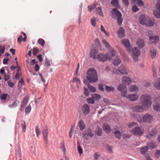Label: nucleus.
<instances>
[{
  "mask_svg": "<svg viewBox=\"0 0 160 160\" xmlns=\"http://www.w3.org/2000/svg\"><path fill=\"white\" fill-rule=\"evenodd\" d=\"M128 89L129 91L131 92H137L138 90V88L135 85H131Z\"/></svg>",
  "mask_w": 160,
  "mask_h": 160,
  "instance_id": "24",
  "label": "nucleus"
},
{
  "mask_svg": "<svg viewBox=\"0 0 160 160\" xmlns=\"http://www.w3.org/2000/svg\"><path fill=\"white\" fill-rule=\"evenodd\" d=\"M118 36L120 38H122L125 36L124 30L122 27L120 28L118 31Z\"/></svg>",
  "mask_w": 160,
  "mask_h": 160,
  "instance_id": "19",
  "label": "nucleus"
},
{
  "mask_svg": "<svg viewBox=\"0 0 160 160\" xmlns=\"http://www.w3.org/2000/svg\"><path fill=\"white\" fill-rule=\"evenodd\" d=\"M98 50L96 48L91 49L89 52L90 58L93 59H97L99 56Z\"/></svg>",
  "mask_w": 160,
  "mask_h": 160,
  "instance_id": "9",
  "label": "nucleus"
},
{
  "mask_svg": "<svg viewBox=\"0 0 160 160\" xmlns=\"http://www.w3.org/2000/svg\"><path fill=\"white\" fill-rule=\"evenodd\" d=\"M133 134L138 136H141L144 132V130L141 127H136L132 130Z\"/></svg>",
  "mask_w": 160,
  "mask_h": 160,
  "instance_id": "8",
  "label": "nucleus"
},
{
  "mask_svg": "<svg viewBox=\"0 0 160 160\" xmlns=\"http://www.w3.org/2000/svg\"><path fill=\"white\" fill-rule=\"evenodd\" d=\"M96 133L98 136H101L102 133V129L98 127L96 129Z\"/></svg>",
  "mask_w": 160,
  "mask_h": 160,
  "instance_id": "42",
  "label": "nucleus"
},
{
  "mask_svg": "<svg viewBox=\"0 0 160 160\" xmlns=\"http://www.w3.org/2000/svg\"><path fill=\"white\" fill-rule=\"evenodd\" d=\"M78 150L80 155L82 153V149L79 145H78Z\"/></svg>",
  "mask_w": 160,
  "mask_h": 160,
  "instance_id": "60",
  "label": "nucleus"
},
{
  "mask_svg": "<svg viewBox=\"0 0 160 160\" xmlns=\"http://www.w3.org/2000/svg\"><path fill=\"white\" fill-rule=\"evenodd\" d=\"M131 108L133 112H143L145 110H146L148 108L144 107L143 106L137 105L134 107H132Z\"/></svg>",
  "mask_w": 160,
  "mask_h": 160,
  "instance_id": "10",
  "label": "nucleus"
},
{
  "mask_svg": "<svg viewBox=\"0 0 160 160\" xmlns=\"http://www.w3.org/2000/svg\"><path fill=\"white\" fill-rule=\"evenodd\" d=\"M153 118L150 114H146L144 115L142 118L141 116L138 117L137 120L138 122H145L148 123L151 122L153 120Z\"/></svg>",
  "mask_w": 160,
  "mask_h": 160,
  "instance_id": "6",
  "label": "nucleus"
},
{
  "mask_svg": "<svg viewBox=\"0 0 160 160\" xmlns=\"http://www.w3.org/2000/svg\"><path fill=\"white\" fill-rule=\"evenodd\" d=\"M121 62V60L119 58L118 56H116L113 61V64L115 65L118 66Z\"/></svg>",
  "mask_w": 160,
  "mask_h": 160,
  "instance_id": "26",
  "label": "nucleus"
},
{
  "mask_svg": "<svg viewBox=\"0 0 160 160\" xmlns=\"http://www.w3.org/2000/svg\"><path fill=\"white\" fill-rule=\"evenodd\" d=\"M117 18V22L118 25L120 26L122 23V18H121V16H118Z\"/></svg>",
  "mask_w": 160,
  "mask_h": 160,
  "instance_id": "49",
  "label": "nucleus"
},
{
  "mask_svg": "<svg viewBox=\"0 0 160 160\" xmlns=\"http://www.w3.org/2000/svg\"><path fill=\"white\" fill-rule=\"evenodd\" d=\"M73 134V127H72L70 128V130L69 132V137L71 138Z\"/></svg>",
  "mask_w": 160,
  "mask_h": 160,
  "instance_id": "55",
  "label": "nucleus"
},
{
  "mask_svg": "<svg viewBox=\"0 0 160 160\" xmlns=\"http://www.w3.org/2000/svg\"><path fill=\"white\" fill-rule=\"evenodd\" d=\"M122 43L127 48L128 51L130 52L131 51L130 44L128 40L126 39L122 40Z\"/></svg>",
  "mask_w": 160,
  "mask_h": 160,
  "instance_id": "16",
  "label": "nucleus"
},
{
  "mask_svg": "<svg viewBox=\"0 0 160 160\" xmlns=\"http://www.w3.org/2000/svg\"><path fill=\"white\" fill-rule=\"evenodd\" d=\"M156 147V144L152 142H150L147 144L148 148L150 149H152L155 148Z\"/></svg>",
  "mask_w": 160,
  "mask_h": 160,
  "instance_id": "32",
  "label": "nucleus"
},
{
  "mask_svg": "<svg viewBox=\"0 0 160 160\" xmlns=\"http://www.w3.org/2000/svg\"><path fill=\"white\" fill-rule=\"evenodd\" d=\"M106 90L107 91L110 92L113 91L114 90V88L112 86H108L106 85Z\"/></svg>",
  "mask_w": 160,
  "mask_h": 160,
  "instance_id": "38",
  "label": "nucleus"
},
{
  "mask_svg": "<svg viewBox=\"0 0 160 160\" xmlns=\"http://www.w3.org/2000/svg\"><path fill=\"white\" fill-rule=\"evenodd\" d=\"M123 2L124 5L127 6H128L129 4L128 0H123Z\"/></svg>",
  "mask_w": 160,
  "mask_h": 160,
  "instance_id": "64",
  "label": "nucleus"
},
{
  "mask_svg": "<svg viewBox=\"0 0 160 160\" xmlns=\"http://www.w3.org/2000/svg\"><path fill=\"white\" fill-rule=\"evenodd\" d=\"M92 98L94 100H98L101 98V97L100 95H99L98 94L95 93V94H93L92 95Z\"/></svg>",
  "mask_w": 160,
  "mask_h": 160,
  "instance_id": "34",
  "label": "nucleus"
},
{
  "mask_svg": "<svg viewBox=\"0 0 160 160\" xmlns=\"http://www.w3.org/2000/svg\"><path fill=\"white\" fill-rule=\"evenodd\" d=\"M88 87L90 92H94L96 91V89L95 87L88 84Z\"/></svg>",
  "mask_w": 160,
  "mask_h": 160,
  "instance_id": "44",
  "label": "nucleus"
},
{
  "mask_svg": "<svg viewBox=\"0 0 160 160\" xmlns=\"http://www.w3.org/2000/svg\"><path fill=\"white\" fill-rule=\"evenodd\" d=\"M149 41L150 43H157L159 40V37L158 36H155L152 37H150L149 38Z\"/></svg>",
  "mask_w": 160,
  "mask_h": 160,
  "instance_id": "18",
  "label": "nucleus"
},
{
  "mask_svg": "<svg viewBox=\"0 0 160 160\" xmlns=\"http://www.w3.org/2000/svg\"><path fill=\"white\" fill-rule=\"evenodd\" d=\"M96 7V5L95 4H93L92 5H89L88 6V8L89 9V11L91 12Z\"/></svg>",
  "mask_w": 160,
  "mask_h": 160,
  "instance_id": "41",
  "label": "nucleus"
},
{
  "mask_svg": "<svg viewBox=\"0 0 160 160\" xmlns=\"http://www.w3.org/2000/svg\"><path fill=\"white\" fill-rule=\"evenodd\" d=\"M140 99L141 103L142 104L144 107L148 108L151 106L152 102L151 97L150 95L143 94L141 96Z\"/></svg>",
  "mask_w": 160,
  "mask_h": 160,
  "instance_id": "4",
  "label": "nucleus"
},
{
  "mask_svg": "<svg viewBox=\"0 0 160 160\" xmlns=\"http://www.w3.org/2000/svg\"><path fill=\"white\" fill-rule=\"evenodd\" d=\"M150 54L152 58H154L156 56V50L153 48H151L150 49Z\"/></svg>",
  "mask_w": 160,
  "mask_h": 160,
  "instance_id": "27",
  "label": "nucleus"
},
{
  "mask_svg": "<svg viewBox=\"0 0 160 160\" xmlns=\"http://www.w3.org/2000/svg\"><path fill=\"white\" fill-rule=\"evenodd\" d=\"M153 85L157 89L160 90V78L153 83Z\"/></svg>",
  "mask_w": 160,
  "mask_h": 160,
  "instance_id": "30",
  "label": "nucleus"
},
{
  "mask_svg": "<svg viewBox=\"0 0 160 160\" xmlns=\"http://www.w3.org/2000/svg\"><path fill=\"white\" fill-rule=\"evenodd\" d=\"M91 24L92 25L95 27L96 25V19L95 18H93L91 19Z\"/></svg>",
  "mask_w": 160,
  "mask_h": 160,
  "instance_id": "54",
  "label": "nucleus"
},
{
  "mask_svg": "<svg viewBox=\"0 0 160 160\" xmlns=\"http://www.w3.org/2000/svg\"><path fill=\"white\" fill-rule=\"evenodd\" d=\"M148 17L144 15H141L139 18V22L140 24L143 25H145Z\"/></svg>",
  "mask_w": 160,
  "mask_h": 160,
  "instance_id": "17",
  "label": "nucleus"
},
{
  "mask_svg": "<svg viewBox=\"0 0 160 160\" xmlns=\"http://www.w3.org/2000/svg\"><path fill=\"white\" fill-rule=\"evenodd\" d=\"M106 149L108 151V152L110 153H112V147L111 146L108 145H107Z\"/></svg>",
  "mask_w": 160,
  "mask_h": 160,
  "instance_id": "50",
  "label": "nucleus"
},
{
  "mask_svg": "<svg viewBox=\"0 0 160 160\" xmlns=\"http://www.w3.org/2000/svg\"><path fill=\"white\" fill-rule=\"evenodd\" d=\"M35 132L37 137L38 138L41 134V131L38 126H36L35 127Z\"/></svg>",
  "mask_w": 160,
  "mask_h": 160,
  "instance_id": "37",
  "label": "nucleus"
},
{
  "mask_svg": "<svg viewBox=\"0 0 160 160\" xmlns=\"http://www.w3.org/2000/svg\"><path fill=\"white\" fill-rule=\"evenodd\" d=\"M61 148L62 149L63 151L64 152V153L65 154L66 153V150L64 142H63L61 143Z\"/></svg>",
  "mask_w": 160,
  "mask_h": 160,
  "instance_id": "53",
  "label": "nucleus"
},
{
  "mask_svg": "<svg viewBox=\"0 0 160 160\" xmlns=\"http://www.w3.org/2000/svg\"><path fill=\"white\" fill-rule=\"evenodd\" d=\"M111 16L113 18L116 19V18L118 16H121L122 14L117 9L114 8L111 11Z\"/></svg>",
  "mask_w": 160,
  "mask_h": 160,
  "instance_id": "13",
  "label": "nucleus"
},
{
  "mask_svg": "<svg viewBox=\"0 0 160 160\" xmlns=\"http://www.w3.org/2000/svg\"><path fill=\"white\" fill-rule=\"evenodd\" d=\"M115 134L116 137L118 139L121 138V135L120 132L118 131H115L113 132Z\"/></svg>",
  "mask_w": 160,
  "mask_h": 160,
  "instance_id": "36",
  "label": "nucleus"
},
{
  "mask_svg": "<svg viewBox=\"0 0 160 160\" xmlns=\"http://www.w3.org/2000/svg\"><path fill=\"white\" fill-rule=\"evenodd\" d=\"M22 130L24 132L26 131V127L25 122L24 121H23L22 123Z\"/></svg>",
  "mask_w": 160,
  "mask_h": 160,
  "instance_id": "51",
  "label": "nucleus"
},
{
  "mask_svg": "<svg viewBox=\"0 0 160 160\" xmlns=\"http://www.w3.org/2000/svg\"><path fill=\"white\" fill-rule=\"evenodd\" d=\"M21 33L24 35V38L22 39V35H20L18 37V41L19 43H21L22 41L23 42H25L27 38L26 35L25 33L22 32Z\"/></svg>",
  "mask_w": 160,
  "mask_h": 160,
  "instance_id": "21",
  "label": "nucleus"
},
{
  "mask_svg": "<svg viewBox=\"0 0 160 160\" xmlns=\"http://www.w3.org/2000/svg\"><path fill=\"white\" fill-rule=\"evenodd\" d=\"M155 156L157 158L160 157V150H157L155 153Z\"/></svg>",
  "mask_w": 160,
  "mask_h": 160,
  "instance_id": "59",
  "label": "nucleus"
},
{
  "mask_svg": "<svg viewBox=\"0 0 160 160\" xmlns=\"http://www.w3.org/2000/svg\"><path fill=\"white\" fill-rule=\"evenodd\" d=\"M134 3L137 2V4L139 6H142L143 3L141 0H132Z\"/></svg>",
  "mask_w": 160,
  "mask_h": 160,
  "instance_id": "40",
  "label": "nucleus"
},
{
  "mask_svg": "<svg viewBox=\"0 0 160 160\" xmlns=\"http://www.w3.org/2000/svg\"><path fill=\"white\" fill-rule=\"evenodd\" d=\"M5 47L4 46H0V56H1L4 52Z\"/></svg>",
  "mask_w": 160,
  "mask_h": 160,
  "instance_id": "52",
  "label": "nucleus"
},
{
  "mask_svg": "<svg viewBox=\"0 0 160 160\" xmlns=\"http://www.w3.org/2000/svg\"><path fill=\"white\" fill-rule=\"evenodd\" d=\"M31 109V106L30 105H28L25 109V113L26 114H28L30 112Z\"/></svg>",
  "mask_w": 160,
  "mask_h": 160,
  "instance_id": "46",
  "label": "nucleus"
},
{
  "mask_svg": "<svg viewBox=\"0 0 160 160\" xmlns=\"http://www.w3.org/2000/svg\"><path fill=\"white\" fill-rule=\"evenodd\" d=\"M72 82L76 83L78 88H79V85L81 84V81L78 78L75 77L73 78Z\"/></svg>",
  "mask_w": 160,
  "mask_h": 160,
  "instance_id": "25",
  "label": "nucleus"
},
{
  "mask_svg": "<svg viewBox=\"0 0 160 160\" xmlns=\"http://www.w3.org/2000/svg\"><path fill=\"white\" fill-rule=\"evenodd\" d=\"M118 91H121V94L122 96L128 99L130 101H134L138 99V95L136 94H133L128 95L127 88L126 87L123 85L119 84L118 85Z\"/></svg>",
  "mask_w": 160,
  "mask_h": 160,
  "instance_id": "2",
  "label": "nucleus"
},
{
  "mask_svg": "<svg viewBox=\"0 0 160 160\" xmlns=\"http://www.w3.org/2000/svg\"><path fill=\"white\" fill-rule=\"evenodd\" d=\"M156 134V131L154 129L152 130L151 133L148 134L147 136L148 139H150L154 137V135Z\"/></svg>",
  "mask_w": 160,
  "mask_h": 160,
  "instance_id": "28",
  "label": "nucleus"
},
{
  "mask_svg": "<svg viewBox=\"0 0 160 160\" xmlns=\"http://www.w3.org/2000/svg\"><path fill=\"white\" fill-rule=\"evenodd\" d=\"M156 6L157 10L154 11L153 14L157 18H160V3L158 2Z\"/></svg>",
  "mask_w": 160,
  "mask_h": 160,
  "instance_id": "15",
  "label": "nucleus"
},
{
  "mask_svg": "<svg viewBox=\"0 0 160 160\" xmlns=\"http://www.w3.org/2000/svg\"><path fill=\"white\" fill-rule=\"evenodd\" d=\"M132 58L135 62L138 60V57L140 55V51L136 47H135L132 49Z\"/></svg>",
  "mask_w": 160,
  "mask_h": 160,
  "instance_id": "11",
  "label": "nucleus"
},
{
  "mask_svg": "<svg viewBox=\"0 0 160 160\" xmlns=\"http://www.w3.org/2000/svg\"><path fill=\"white\" fill-rule=\"evenodd\" d=\"M38 43L40 44L42 46H43L45 44L44 40L42 38H39L38 40Z\"/></svg>",
  "mask_w": 160,
  "mask_h": 160,
  "instance_id": "45",
  "label": "nucleus"
},
{
  "mask_svg": "<svg viewBox=\"0 0 160 160\" xmlns=\"http://www.w3.org/2000/svg\"><path fill=\"white\" fill-rule=\"evenodd\" d=\"M102 43L109 51V53H107L106 54L101 53L99 54V56L97 59L99 61L105 62L108 60H111L112 57L115 56L116 54L115 51L112 48L111 45L105 39H103L102 40Z\"/></svg>",
  "mask_w": 160,
  "mask_h": 160,
  "instance_id": "1",
  "label": "nucleus"
},
{
  "mask_svg": "<svg viewBox=\"0 0 160 160\" xmlns=\"http://www.w3.org/2000/svg\"><path fill=\"white\" fill-rule=\"evenodd\" d=\"M148 148L147 147H144L141 149V152L143 154L145 153L147 151Z\"/></svg>",
  "mask_w": 160,
  "mask_h": 160,
  "instance_id": "47",
  "label": "nucleus"
},
{
  "mask_svg": "<svg viewBox=\"0 0 160 160\" xmlns=\"http://www.w3.org/2000/svg\"><path fill=\"white\" fill-rule=\"evenodd\" d=\"M132 10L134 12H136L138 11L139 9L135 5L132 8Z\"/></svg>",
  "mask_w": 160,
  "mask_h": 160,
  "instance_id": "61",
  "label": "nucleus"
},
{
  "mask_svg": "<svg viewBox=\"0 0 160 160\" xmlns=\"http://www.w3.org/2000/svg\"><path fill=\"white\" fill-rule=\"evenodd\" d=\"M83 89L84 90V95L86 96H88L89 95V94L88 89L85 88L84 87Z\"/></svg>",
  "mask_w": 160,
  "mask_h": 160,
  "instance_id": "57",
  "label": "nucleus"
},
{
  "mask_svg": "<svg viewBox=\"0 0 160 160\" xmlns=\"http://www.w3.org/2000/svg\"><path fill=\"white\" fill-rule=\"evenodd\" d=\"M82 136L84 139L88 140V137L91 138L93 136V134L91 129L88 128L83 132Z\"/></svg>",
  "mask_w": 160,
  "mask_h": 160,
  "instance_id": "7",
  "label": "nucleus"
},
{
  "mask_svg": "<svg viewBox=\"0 0 160 160\" xmlns=\"http://www.w3.org/2000/svg\"><path fill=\"white\" fill-rule=\"evenodd\" d=\"M111 3L115 7H117L118 5V0H112L111 2Z\"/></svg>",
  "mask_w": 160,
  "mask_h": 160,
  "instance_id": "48",
  "label": "nucleus"
},
{
  "mask_svg": "<svg viewBox=\"0 0 160 160\" xmlns=\"http://www.w3.org/2000/svg\"><path fill=\"white\" fill-rule=\"evenodd\" d=\"M45 64L47 65L48 67H49L50 65V62L47 58L45 60Z\"/></svg>",
  "mask_w": 160,
  "mask_h": 160,
  "instance_id": "63",
  "label": "nucleus"
},
{
  "mask_svg": "<svg viewBox=\"0 0 160 160\" xmlns=\"http://www.w3.org/2000/svg\"><path fill=\"white\" fill-rule=\"evenodd\" d=\"M122 84L126 87L124 84L127 85L130 84L132 82V80L129 77L124 76L122 78Z\"/></svg>",
  "mask_w": 160,
  "mask_h": 160,
  "instance_id": "14",
  "label": "nucleus"
},
{
  "mask_svg": "<svg viewBox=\"0 0 160 160\" xmlns=\"http://www.w3.org/2000/svg\"><path fill=\"white\" fill-rule=\"evenodd\" d=\"M78 125L81 131L83 130L85 128L86 125L83 121L82 120H80L78 123Z\"/></svg>",
  "mask_w": 160,
  "mask_h": 160,
  "instance_id": "22",
  "label": "nucleus"
},
{
  "mask_svg": "<svg viewBox=\"0 0 160 160\" xmlns=\"http://www.w3.org/2000/svg\"><path fill=\"white\" fill-rule=\"evenodd\" d=\"M43 134L44 139H46V140H47L48 138V132L47 129L44 130L43 132Z\"/></svg>",
  "mask_w": 160,
  "mask_h": 160,
  "instance_id": "43",
  "label": "nucleus"
},
{
  "mask_svg": "<svg viewBox=\"0 0 160 160\" xmlns=\"http://www.w3.org/2000/svg\"><path fill=\"white\" fill-rule=\"evenodd\" d=\"M153 108L154 111L158 112L160 111V104H157L154 105Z\"/></svg>",
  "mask_w": 160,
  "mask_h": 160,
  "instance_id": "35",
  "label": "nucleus"
},
{
  "mask_svg": "<svg viewBox=\"0 0 160 160\" xmlns=\"http://www.w3.org/2000/svg\"><path fill=\"white\" fill-rule=\"evenodd\" d=\"M87 78L90 82H95L98 80L97 72L93 68H89L87 73Z\"/></svg>",
  "mask_w": 160,
  "mask_h": 160,
  "instance_id": "3",
  "label": "nucleus"
},
{
  "mask_svg": "<svg viewBox=\"0 0 160 160\" xmlns=\"http://www.w3.org/2000/svg\"><path fill=\"white\" fill-rule=\"evenodd\" d=\"M99 156L100 155H99L98 153H96L94 155V159L95 160H98V158Z\"/></svg>",
  "mask_w": 160,
  "mask_h": 160,
  "instance_id": "62",
  "label": "nucleus"
},
{
  "mask_svg": "<svg viewBox=\"0 0 160 160\" xmlns=\"http://www.w3.org/2000/svg\"><path fill=\"white\" fill-rule=\"evenodd\" d=\"M154 23V20L153 19H150L148 17L147 20L146 21V23L145 25L147 26L152 27L153 26Z\"/></svg>",
  "mask_w": 160,
  "mask_h": 160,
  "instance_id": "20",
  "label": "nucleus"
},
{
  "mask_svg": "<svg viewBox=\"0 0 160 160\" xmlns=\"http://www.w3.org/2000/svg\"><path fill=\"white\" fill-rule=\"evenodd\" d=\"M128 70L122 64L118 69H115L113 70V73L116 74H120L127 75L128 74Z\"/></svg>",
  "mask_w": 160,
  "mask_h": 160,
  "instance_id": "5",
  "label": "nucleus"
},
{
  "mask_svg": "<svg viewBox=\"0 0 160 160\" xmlns=\"http://www.w3.org/2000/svg\"><path fill=\"white\" fill-rule=\"evenodd\" d=\"M103 130L107 133H109L110 132L111 128L109 125L106 123L103 124Z\"/></svg>",
  "mask_w": 160,
  "mask_h": 160,
  "instance_id": "23",
  "label": "nucleus"
},
{
  "mask_svg": "<svg viewBox=\"0 0 160 160\" xmlns=\"http://www.w3.org/2000/svg\"><path fill=\"white\" fill-rule=\"evenodd\" d=\"M39 50L38 48H34L32 51V53L34 55H36L38 52Z\"/></svg>",
  "mask_w": 160,
  "mask_h": 160,
  "instance_id": "58",
  "label": "nucleus"
},
{
  "mask_svg": "<svg viewBox=\"0 0 160 160\" xmlns=\"http://www.w3.org/2000/svg\"><path fill=\"white\" fill-rule=\"evenodd\" d=\"M29 97L28 96H27L25 97L23 99V100L22 104L23 106H26L28 102Z\"/></svg>",
  "mask_w": 160,
  "mask_h": 160,
  "instance_id": "33",
  "label": "nucleus"
},
{
  "mask_svg": "<svg viewBox=\"0 0 160 160\" xmlns=\"http://www.w3.org/2000/svg\"><path fill=\"white\" fill-rule=\"evenodd\" d=\"M96 13L102 17H103L104 15L102 12L101 8L100 7H98L96 9Z\"/></svg>",
  "mask_w": 160,
  "mask_h": 160,
  "instance_id": "31",
  "label": "nucleus"
},
{
  "mask_svg": "<svg viewBox=\"0 0 160 160\" xmlns=\"http://www.w3.org/2000/svg\"><path fill=\"white\" fill-rule=\"evenodd\" d=\"M137 45L139 48H142L144 46V42L142 39H138L137 42Z\"/></svg>",
  "mask_w": 160,
  "mask_h": 160,
  "instance_id": "29",
  "label": "nucleus"
},
{
  "mask_svg": "<svg viewBox=\"0 0 160 160\" xmlns=\"http://www.w3.org/2000/svg\"><path fill=\"white\" fill-rule=\"evenodd\" d=\"M81 111L84 115L88 114L90 112V106L87 104H84L82 107Z\"/></svg>",
  "mask_w": 160,
  "mask_h": 160,
  "instance_id": "12",
  "label": "nucleus"
},
{
  "mask_svg": "<svg viewBox=\"0 0 160 160\" xmlns=\"http://www.w3.org/2000/svg\"><path fill=\"white\" fill-rule=\"evenodd\" d=\"M7 96V94H2L0 96V98L2 100H4L6 99Z\"/></svg>",
  "mask_w": 160,
  "mask_h": 160,
  "instance_id": "56",
  "label": "nucleus"
},
{
  "mask_svg": "<svg viewBox=\"0 0 160 160\" xmlns=\"http://www.w3.org/2000/svg\"><path fill=\"white\" fill-rule=\"evenodd\" d=\"M86 101L89 104H94L95 102L94 100L92 98H89L86 99Z\"/></svg>",
  "mask_w": 160,
  "mask_h": 160,
  "instance_id": "39",
  "label": "nucleus"
}]
</instances>
